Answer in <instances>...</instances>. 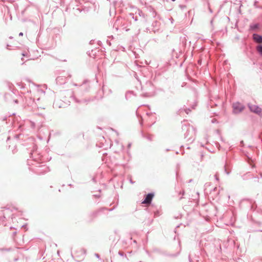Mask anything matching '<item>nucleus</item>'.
<instances>
[{"label":"nucleus","instance_id":"ddd939ff","mask_svg":"<svg viewBox=\"0 0 262 262\" xmlns=\"http://www.w3.org/2000/svg\"><path fill=\"white\" fill-rule=\"evenodd\" d=\"M225 172L227 173V174H229V172L227 171V170L226 169V168L225 169Z\"/></svg>","mask_w":262,"mask_h":262},{"label":"nucleus","instance_id":"9b49d317","mask_svg":"<svg viewBox=\"0 0 262 262\" xmlns=\"http://www.w3.org/2000/svg\"><path fill=\"white\" fill-rule=\"evenodd\" d=\"M216 122V120L215 119H214V118H213V119H212L211 120V122H212V123H215Z\"/></svg>","mask_w":262,"mask_h":262},{"label":"nucleus","instance_id":"f8f14e48","mask_svg":"<svg viewBox=\"0 0 262 262\" xmlns=\"http://www.w3.org/2000/svg\"><path fill=\"white\" fill-rule=\"evenodd\" d=\"M131 145H132V144L130 143H128V146H127L128 148H129L130 147Z\"/></svg>","mask_w":262,"mask_h":262},{"label":"nucleus","instance_id":"6ab92c4d","mask_svg":"<svg viewBox=\"0 0 262 262\" xmlns=\"http://www.w3.org/2000/svg\"><path fill=\"white\" fill-rule=\"evenodd\" d=\"M50 136H51V134H49V139H50ZM49 140V139H48V141Z\"/></svg>","mask_w":262,"mask_h":262},{"label":"nucleus","instance_id":"dca6fc26","mask_svg":"<svg viewBox=\"0 0 262 262\" xmlns=\"http://www.w3.org/2000/svg\"><path fill=\"white\" fill-rule=\"evenodd\" d=\"M115 132H116V133L117 135V136H118V135H119L118 133L117 132H116V131H115Z\"/></svg>","mask_w":262,"mask_h":262},{"label":"nucleus","instance_id":"a211bd4d","mask_svg":"<svg viewBox=\"0 0 262 262\" xmlns=\"http://www.w3.org/2000/svg\"><path fill=\"white\" fill-rule=\"evenodd\" d=\"M130 183H132V184H133V183H134V182L132 181V180H130Z\"/></svg>","mask_w":262,"mask_h":262},{"label":"nucleus","instance_id":"f257e3e1","mask_svg":"<svg viewBox=\"0 0 262 262\" xmlns=\"http://www.w3.org/2000/svg\"><path fill=\"white\" fill-rule=\"evenodd\" d=\"M182 129L186 132L184 133V138L188 141H192L194 139L195 131L193 127L191 126H182Z\"/></svg>","mask_w":262,"mask_h":262},{"label":"nucleus","instance_id":"9d476101","mask_svg":"<svg viewBox=\"0 0 262 262\" xmlns=\"http://www.w3.org/2000/svg\"><path fill=\"white\" fill-rule=\"evenodd\" d=\"M214 177H215V179L216 181H219V177L217 176V173H216L214 176Z\"/></svg>","mask_w":262,"mask_h":262},{"label":"nucleus","instance_id":"39448f33","mask_svg":"<svg viewBox=\"0 0 262 262\" xmlns=\"http://www.w3.org/2000/svg\"><path fill=\"white\" fill-rule=\"evenodd\" d=\"M254 40L258 43H262V36L258 34H254L253 35Z\"/></svg>","mask_w":262,"mask_h":262},{"label":"nucleus","instance_id":"6e6552de","mask_svg":"<svg viewBox=\"0 0 262 262\" xmlns=\"http://www.w3.org/2000/svg\"><path fill=\"white\" fill-rule=\"evenodd\" d=\"M257 51L262 55V45L258 46L256 47Z\"/></svg>","mask_w":262,"mask_h":262},{"label":"nucleus","instance_id":"f03ea898","mask_svg":"<svg viewBox=\"0 0 262 262\" xmlns=\"http://www.w3.org/2000/svg\"><path fill=\"white\" fill-rule=\"evenodd\" d=\"M245 107L241 103L236 102L233 104V112L235 114L242 113Z\"/></svg>","mask_w":262,"mask_h":262},{"label":"nucleus","instance_id":"1a4fd4ad","mask_svg":"<svg viewBox=\"0 0 262 262\" xmlns=\"http://www.w3.org/2000/svg\"><path fill=\"white\" fill-rule=\"evenodd\" d=\"M146 138L149 141H151L152 140V136H151V135H147L146 136Z\"/></svg>","mask_w":262,"mask_h":262},{"label":"nucleus","instance_id":"20e7f679","mask_svg":"<svg viewBox=\"0 0 262 262\" xmlns=\"http://www.w3.org/2000/svg\"><path fill=\"white\" fill-rule=\"evenodd\" d=\"M154 194L151 193H149L147 194L146 196L145 199L142 202V203L144 204H150L151 202V200L153 198Z\"/></svg>","mask_w":262,"mask_h":262},{"label":"nucleus","instance_id":"412c9836","mask_svg":"<svg viewBox=\"0 0 262 262\" xmlns=\"http://www.w3.org/2000/svg\"><path fill=\"white\" fill-rule=\"evenodd\" d=\"M14 260H15V261L17 260V259H16H16H14Z\"/></svg>","mask_w":262,"mask_h":262},{"label":"nucleus","instance_id":"423d86ee","mask_svg":"<svg viewBox=\"0 0 262 262\" xmlns=\"http://www.w3.org/2000/svg\"><path fill=\"white\" fill-rule=\"evenodd\" d=\"M39 167L40 169H39V171H38L39 173H43L49 170L48 167L45 165H41Z\"/></svg>","mask_w":262,"mask_h":262},{"label":"nucleus","instance_id":"4468645a","mask_svg":"<svg viewBox=\"0 0 262 262\" xmlns=\"http://www.w3.org/2000/svg\"><path fill=\"white\" fill-rule=\"evenodd\" d=\"M95 255L97 258H99V255L98 254H96Z\"/></svg>","mask_w":262,"mask_h":262},{"label":"nucleus","instance_id":"0eeeda50","mask_svg":"<svg viewBox=\"0 0 262 262\" xmlns=\"http://www.w3.org/2000/svg\"><path fill=\"white\" fill-rule=\"evenodd\" d=\"M115 142H116V143L119 146V149L120 150H123V148H124V146H123V145L122 144H120L118 140H116Z\"/></svg>","mask_w":262,"mask_h":262},{"label":"nucleus","instance_id":"2eb2a0df","mask_svg":"<svg viewBox=\"0 0 262 262\" xmlns=\"http://www.w3.org/2000/svg\"><path fill=\"white\" fill-rule=\"evenodd\" d=\"M19 36H23V33L22 32H20L19 34Z\"/></svg>","mask_w":262,"mask_h":262},{"label":"nucleus","instance_id":"7ed1b4c3","mask_svg":"<svg viewBox=\"0 0 262 262\" xmlns=\"http://www.w3.org/2000/svg\"><path fill=\"white\" fill-rule=\"evenodd\" d=\"M250 108L252 112L255 114H261L262 113V110L261 108L258 107L256 105H253L250 106Z\"/></svg>","mask_w":262,"mask_h":262},{"label":"nucleus","instance_id":"f3484780","mask_svg":"<svg viewBox=\"0 0 262 262\" xmlns=\"http://www.w3.org/2000/svg\"><path fill=\"white\" fill-rule=\"evenodd\" d=\"M110 130H112V131H115V130H114L113 128H110Z\"/></svg>","mask_w":262,"mask_h":262},{"label":"nucleus","instance_id":"4be33fe9","mask_svg":"<svg viewBox=\"0 0 262 262\" xmlns=\"http://www.w3.org/2000/svg\"><path fill=\"white\" fill-rule=\"evenodd\" d=\"M172 1L174 2V1H175L176 0H172Z\"/></svg>","mask_w":262,"mask_h":262},{"label":"nucleus","instance_id":"aec40b11","mask_svg":"<svg viewBox=\"0 0 262 262\" xmlns=\"http://www.w3.org/2000/svg\"><path fill=\"white\" fill-rule=\"evenodd\" d=\"M119 254L122 255V253H121L120 252H119Z\"/></svg>","mask_w":262,"mask_h":262}]
</instances>
